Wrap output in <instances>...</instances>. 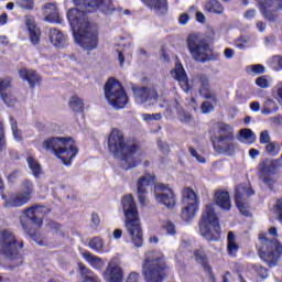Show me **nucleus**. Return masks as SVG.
<instances>
[{
	"mask_svg": "<svg viewBox=\"0 0 282 282\" xmlns=\"http://www.w3.org/2000/svg\"><path fill=\"white\" fill-rule=\"evenodd\" d=\"M75 9H69L67 19L73 30V36L77 45L94 52L98 47V28L90 24L87 13L99 10L102 14H111L116 10L111 0H74Z\"/></svg>",
	"mask_w": 282,
	"mask_h": 282,
	"instance_id": "obj_1",
	"label": "nucleus"
},
{
	"mask_svg": "<svg viewBox=\"0 0 282 282\" xmlns=\"http://www.w3.org/2000/svg\"><path fill=\"white\" fill-rule=\"evenodd\" d=\"M108 149L115 158L119 159V164L123 171L135 169L142 162V152L135 141H124V134L118 129H113L108 138Z\"/></svg>",
	"mask_w": 282,
	"mask_h": 282,
	"instance_id": "obj_2",
	"label": "nucleus"
},
{
	"mask_svg": "<svg viewBox=\"0 0 282 282\" xmlns=\"http://www.w3.org/2000/svg\"><path fill=\"white\" fill-rule=\"evenodd\" d=\"M121 205L126 217V229L130 237V242L134 248H142L144 243V234L142 231V224L140 223L138 205L133 199V195L128 194L123 196Z\"/></svg>",
	"mask_w": 282,
	"mask_h": 282,
	"instance_id": "obj_3",
	"label": "nucleus"
},
{
	"mask_svg": "<svg viewBox=\"0 0 282 282\" xmlns=\"http://www.w3.org/2000/svg\"><path fill=\"white\" fill-rule=\"evenodd\" d=\"M270 235L271 237H279L276 227L269 228V234L259 235L261 246L258 250V254L269 268H274L282 257V243L276 238L270 240Z\"/></svg>",
	"mask_w": 282,
	"mask_h": 282,
	"instance_id": "obj_4",
	"label": "nucleus"
},
{
	"mask_svg": "<svg viewBox=\"0 0 282 282\" xmlns=\"http://www.w3.org/2000/svg\"><path fill=\"white\" fill-rule=\"evenodd\" d=\"M42 147L45 151L54 153L56 158L62 160L65 166H69V164H72V160L78 155L76 142L69 138H50L43 142Z\"/></svg>",
	"mask_w": 282,
	"mask_h": 282,
	"instance_id": "obj_5",
	"label": "nucleus"
},
{
	"mask_svg": "<svg viewBox=\"0 0 282 282\" xmlns=\"http://www.w3.org/2000/svg\"><path fill=\"white\" fill-rule=\"evenodd\" d=\"M166 272L164 254L158 251H148L142 264V275L145 282H163Z\"/></svg>",
	"mask_w": 282,
	"mask_h": 282,
	"instance_id": "obj_6",
	"label": "nucleus"
},
{
	"mask_svg": "<svg viewBox=\"0 0 282 282\" xmlns=\"http://www.w3.org/2000/svg\"><path fill=\"white\" fill-rule=\"evenodd\" d=\"M199 232L207 241H219L221 227L213 204H207L202 214Z\"/></svg>",
	"mask_w": 282,
	"mask_h": 282,
	"instance_id": "obj_7",
	"label": "nucleus"
},
{
	"mask_svg": "<svg viewBox=\"0 0 282 282\" xmlns=\"http://www.w3.org/2000/svg\"><path fill=\"white\" fill-rule=\"evenodd\" d=\"M21 250H23V242H19L14 232L8 229L0 230V257L23 263Z\"/></svg>",
	"mask_w": 282,
	"mask_h": 282,
	"instance_id": "obj_8",
	"label": "nucleus"
},
{
	"mask_svg": "<svg viewBox=\"0 0 282 282\" xmlns=\"http://www.w3.org/2000/svg\"><path fill=\"white\" fill-rule=\"evenodd\" d=\"M104 94L106 100L113 109H124L127 102H129V97H127L124 88H122L120 82L115 78H109L105 84Z\"/></svg>",
	"mask_w": 282,
	"mask_h": 282,
	"instance_id": "obj_9",
	"label": "nucleus"
},
{
	"mask_svg": "<svg viewBox=\"0 0 282 282\" xmlns=\"http://www.w3.org/2000/svg\"><path fill=\"white\" fill-rule=\"evenodd\" d=\"M187 47L191 56L198 63H206L210 58V54H213L210 45L199 34L192 33L187 36Z\"/></svg>",
	"mask_w": 282,
	"mask_h": 282,
	"instance_id": "obj_10",
	"label": "nucleus"
},
{
	"mask_svg": "<svg viewBox=\"0 0 282 282\" xmlns=\"http://www.w3.org/2000/svg\"><path fill=\"white\" fill-rule=\"evenodd\" d=\"M47 208L43 205H32L24 208L23 214L20 216L21 226L26 235L32 234V226H43V215Z\"/></svg>",
	"mask_w": 282,
	"mask_h": 282,
	"instance_id": "obj_11",
	"label": "nucleus"
},
{
	"mask_svg": "<svg viewBox=\"0 0 282 282\" xmlns=\"http://www.w3.org/2000/svg\"><path fill=\"white\" fill-rule=\"evenodd\" d=\"M216 140L213 141V147L217 153L232 155L237 151V144H235V137L232 135V131H230V126L220 124Z\"/></svg>",
	"mask_w": 282,
	"mask_h": 282,
	"instance_id": "obj_12",
	"label": "nucleus"
},
{
	"mask_svg": "<svg viewBox=\"0 0 282 282\" xmlns=\"http://www.w3.org/2000/svg\"><path fill=\"white\" fill-rule=\"evenodd\" d=\"M199 210V198L193 188L183 189L181 218L183 221H193Z\"/></svg>",
	"mask_w": 282,
	"mask_h": 282,
	"instance_id": "obj_13",
	"label": "nucleus"
},
{
	"mask_svg": "<svg viewBox=\"0 0 282 282\" xmlns=\"http://www.w3.org/2000/svg\"><path fill=\"white\" fill-rule=\"evenodd\" d=\"M254 192L249 185H238L235 193L236 206L245 217H250V212L248 210V197H252Z\"/></svg>",
	"mask_w": 282,
	"mask_h": 282,
	"instance_id": "obj_14",
	"label": "nucleus"
},
{
	"mask_svg": "<svg viewBox=\"0 0 282 282\" xmlns=\"http://www.w3.org/2000/svg\"><path fill=\"white\" fill-rule=\"evenodd\" d=\"M154 196L158 204H162L166 208L175 207V193H173V189L169 185L162 183L155 184Z\"/></svg>",
	"mask_w": 282,
	"mask_h": 282,
	"instance_id": "obj_15",
	"label": "nucleus"
},
{
	"mask_svg": "<svg viewBox=\"0 0 282 282\" xmlns=\"http://www.w3.org/2000/svg\"><path fill=\"white\" fill-rule=\"evenodd\" d=\"M104 279L107 282H122L124 279V272L122 271V262L120 257H113L104 272Z\"/></svg>",
	"mask_w": 282,
	"mask_h": 282,
	"instance_id": "obj_16",
	"label": "nucleus"
},
{
	"mask_svg": "<svg viewBox=\"0 0 282 282\" xmlns=\"http://www.w3.org/2000/svg\"><path fill=\"white\" fill-rule=\"evenodd\" d=\"M260 12L264 19L276 21L279 19L278 10H282V0H258Z\"/></svg>",
	"mask_w": 282,
	"mask_h": 282,
	"instance_id": "obj_17",
	"label": "nucleus"
},
{
	"mask_svg": "<svg viewBox=\"0 0 282 282\" xmlns=\"http://www.w3.org/2000/svg\"><path fill=\"white\" fill-rule=\"evenodd\" d=\"M154 182V177L151 174H145L138 180L137 193L140 206H144V203L147 200V197H144V195L149 193V188L153 186Z\"/></svg>",
	"mask_w": 282,
	"mask_h": 282,
	"instance_id": "obj_18",
	"label": "nucleus"
},
{
	"mask_svg": "<svg viewBox=\"0 0 282 282\" xmlns=\"http://www.w3.org/2000/svg\"><path fill=\"white\" fill-rule=\"evenodd\" d=\"M259 177L265 184L269 188H272L274 186V180L270 177V173L274 171V161L272 160H264L259 165Z\"/></svg>",
	"mask_w": 282,
	"mask_h": 282,
	"instance_id": "obj_19",
	"label": "nucleus"
},
{
	"mask_svg": "<svg viewBox=\"0 0 282 282\" xmlns=\"http://www.w3.org/2000/svg\"><path fill=\"white\" fill-rule=\"evenodd\" d=\"M171 74L173 79L178 82L183 91L188 93L189 89H193V87L188 83V76H186V70L184 69V66H182L181 63H177L175 65Z\"/></svg>",
	"mask_w": 282,
	"mask_h": 282,
	"instance_id": "obj_20",
	"label": "nucleus"
},
{
	"mask_svg": "<svg viewBox=\"0 0 282 282\" xmlns=\"http://www.w3.org/2000/svg\"><path fill=\"white\" fill-rule=\"evenodd\" d=\"M134 98L138 105H143L148 100H158V90L147 87L137 88L134 89Z\"/></svg>",
	"mask_w": 282,
	"mask_h": 282,
	"instance_id": "obj_21",
	"label": "nucleus"
},
{
	"mask_svg": "<svg viewBox=\"0 0 282 282\" xmlns=\"http://www.w3.org/2000/svg\"><path fill=\"white\" fill-rule=\"evenodd\" d=\"M30 196L23 194V192H17L11 194L9 198L4 203L6 208H21V206H25L30 202Z\"/></svg>",
	"mask_w": 282,
	"mask_h": 282,
	"instance_id": "obj_22",
	"label": "nucleus"
},
{
	"mask_svg": "<svg viewBox=\"0 0 282 282\" xmlns=\"http://www.w3.org/2000/svg\"><path fill=\"white\" fill-rule=\"evenodd\" d=\"M214 202L223 210H230L232 204L230 203V194L226 191H217L214 196Z\"/></svg>",
	"mask_w": 282,
	"mask_h": 282,
	"instance_id": "obj_23",
	"label": "nucleus"
},
{
	"mask_svg": "<svg viewBox=\"0 0 282 282\" xmlns=\"http://www.w3.org/2000/svg\"><path fill=\"white\" fill-rule=\"evenodd\" d=\"M50 41L54 47L63 48L67 47V37H65V34L61 32L58 29H51L50 33Z\"/></svg>",
	"mask_w": 282,
	"mask_h": 282,
	"instance_id": "obj_24",
	"label": "nucleus"
},
{
	"mask_svg": "<svg viewBox=\"0 0 282 282\" xmlns=\"http://www.w3.org/2000/svg\"><path fill=\"white\" fill-rule=\"evenodd\" d=\"M192 85L198 89L200 95L210 89V80L208 79V76L204 74L194 75L192 78Z\"/></svg>",
	"mask_w": 282,
	"mask_h": 282,
	"instance_id": "obj_25",
	"label": "nucleus"
},
{
	"mask_svg": "<svg viewBox=\"0 0 282 282\" xmlns=\"http://www.w3.org/2000/svg\"><path fill=\"white\" fill-rule=\"evenodd\" d=\"M20 77L22 80H26L31 87V89H34L36 85L41 83V77L36 74L35 70H30L28 68H21L19 70Z\"/></svg>",
	"mask_w": 282,
	"mask_h": 282,
	"instance_id": "obj_26",
	"label": "nucleus"
},
{
	"mask_svg": "<svg viewBox=\"0 0 282 282\" xmlns=\"http://www.w3.org/2000/svg\"><path fill=\"white\" fill-rule=\"evenodd\" d=\"M26 28L29 30L31 43L33 45H39L41 42V29L36 26V23L32 19H26Z\"/></svg>",
	"mask_w": 282,
	"mask_h": 282,
	"instance_id": "obj_27",
	"label": "nucleus"
},
{
	"mask_svg": "<svg viewBox=\"0 0 282 282\" xmlns=\"http://www.w3.org/2000/svg\"><path fill=\"white\" fill-rule=\"evenodd\" d=\"M44 15L45 21L50 23H61V17L58 15V9H56V4L48 3L44 7Z\"/></svg>",
	"mask_w": 282,
	"mask_h": 282,
	"instance_id": "obj_28",
	"label": "nucleus"
},
{
	"mask_svg": "<svg viewBox=\"0 0 282 282\" xmlns=\"http://www.w3.org/2000/svg\"><path fill=\"white\" fill-rule=\"evenodd\" d=\"M78 272L83 282H100L98 275L83 263L78 264Z\"/></svg>",
	"mask_w": 282,
	"mask_h": 282,
	"instance_id": "obj_29",
	"label": "nucleus"
},
{
	"mask_svg": "<svg viewBox=\"0 0 282 282\" xmlns=\"http://www.w3.org/2000/svg\"><path fill=\"white\" fill-rule=\"evenodd\" d=\"M83 258L94 270H102L105 268V261H102V258L95 256L94 253L89 251H84L83 252Z\"/></svg>",
	"mask_w": 282,
	"mask_h": 282,
	"instance_id": "obj_30",
	"label": "nucleus"
},
{
	"mask_svg": "<svg viewBox=\"0 0 282 282\" xmlns=\"http://www.w3.org/2000/svg\"><path fill=\"white\" fill-rule=\"evenodd\" d=\"M142 3H144V6H147V8H149L150 10H153V12H156L158 14H160V12H162V10H167V4H166V0H141Z\"/></svg>",
	"mask_w": 282,
	"mask_h": 282,
	"instance_id": "obj_31",
	"label": "nucleus"
},
{
	"mask_svg": "<svg viewBox=\"0 0 282 282\" xmlns=\"http://www.w3.org/2000/svg\"><path fill=\"white\" fill-rule=\"evenodd\" d=\"M227 252L229 257H237V252H239V245H237V237L232 231H229L227 235Z\"/></svg>",
	"mask_w": 282,
	"mask_h": 282,
	"instance_id": "obj_32",
	"label": "nucleus"
},
{
	"mask_svg": "<svg viewBox=\"0 0 282 282\" xmlns=\"http://www.w3.org/2000/svg\"><path fill=\"white\" fill-rule=\"evenodd\" d=\"M278 111H279V105L273 99L268 98L262 104L261 113H263V116H271V113H276Z\"/></svg>",
	"mask_w": 282,
	"mask_h": 282,
	"instance_id": "obj_33",
	"label": "nucleus"
},
{
	"mask_svg": "<svg viewBox=\"0 0 282 282\" xmlns=\"http://www.w3.org/2000/svg\"><path fill=\"white\" fill-rule=\"evenodd\" d=\"M239 140L245 142V144H253L257 140V134L252 130L245 128L239 131Z\"/></svg>",
	"mask_w": 282,
	"mask_h": 282,
	"instance_id": "obj_34",
	"label": "nucleus"
},
{
	"mask_svg": "<svg viewBox=\"0 0 282 282\" xmlns=\"http://www.w3.org/2000/svg\"><path fill=\"white\" fill-rule=\"evenodd\" d=\"M205 9L212 14H224V4H221V2L218 0H209L206 3Z\"/></svg>",
	"mask_w": 282,
	"mask_h": 282,
	"instance_id": "obj_35",
	"label": "nucleus"
},
{
	"mask_svg": "<svg viewBox=\"0 0 282 282\" xmlns=\"http://www.w3.org/2000/svg\"><path fill=\"white\" fill-rule=\"evenodd\" d=\"M194 257L197 261V263H202L203 268L206 272H209V278L213 282H215V275L210 273V265L206 262V254L203 251H196L194 252Z\"/></svg>",
	"mask_w": 282,
	"mask_h": 282,
	"instance_id": "obj_36",
	"label": "nucleus"
},
{
	"mask_svg": "<svg viewBox=\"0 0 282 282\" xmlns=\"http://www.w3.org/2000/svg\"><path fill=\"white\" fill-rule=\"evenodd\" d=\"M26 162H28L29 169L32 172V175H34L35 177H40L41 173H42V170H41V164L39 163V161H36L32 156H29L26 159Z\"/></svg>",
	"mask_w": 282,
	"mask_h": 282,
	"instance_id": "obj_37",
	"label": "nucleus"
},
{
	"mask_svg": "<svg viewBox=\"0 0 282 282\" xmlns=\"http://www.w3.org/2000/svg\"><path fill=\"white\" fill-rule=\"evenodd\" d=\"M20 193L26 195L30 199H32V195H34V183L29 180H24L21 184Z\"/></svg>",
	"mask_w": 282,
	"mask_h": 282,
	"instance_id": "obj_38",
	"label": "nucleus"
},
{
	"mask_svg": "<svg viewBox=\"0 0 282 282\" xmlns=\"http://www.w3.org/2000/svg\"><path fill=\"white\" fill-rule=\"evenodd\" d=\"M88 246L89 248H91V250H95L96 252H102L105 248V241L100 237H94L88 242Z\"/></svg>",
	"mask_w": 282,
	"mask_h": 282,
	"instance_id": "obj_39",
	"label": "nucleus"
},
{
	"mask_svg": "<svg viewBox=\"0 0 282 282\" xmlns=\"http://www.w3.org/2000/svg\"><path fill=\"white\" fill-rule=\"evenodd\" d=\"M281 152V145L279 142L271 141L270 143H267L265 147V153L270 155V158H276V155Z\"/></svg>",
	"mask_w": 282,
	"mask_h": 282,
	"instance_id": "obj_40",
	"label": "nucleus"
},
{
	"mask_svg": "<svg viewBox=\"0 0 282 282\" xmlns=\"http://www.w3.org/2000/svg\"><path fill=\"white\" fill-rule=\"evenodd\" d=\"M10 124L14 140H17V142H21V140H23V134L21 130H19V124L17 123V119L14 117H10Z\"/></svg>",
	"mask_w": 282,
	"mask_h": 282,
	"instance_id": "obj_41",
	"label": "nucleus"
},
{
	"mask_svg": "<svg viewBox=\"0 0 282 282\" xmlns=\"http://www.w3.org/2000/svg\"><path fill=\"white\" fill-rule=\"evenodd\" d=\"M69 107L73 111H83L85 109V104L78 96H73L69 100Z\"/></svg>",
	"mask_w": 282,
	"mask_h": 282,
	"instance_id": "obj_42",
	"label": "nucleus"
},
{
	"mask_svg": "<svg viewBox=\"0 0 282 282\" xmlns=\"http://www.w3.org/2000/svg\"><path fill=\"white\" fill-rule=\"evenodd\" d=\"M10 91H11L10 78H4V79L0 80V96L10 94Z\"/></svg>",
	"mask_w": 282,
	"mask_h": 282,
	"instance_id": "obj_43",
	"label": "nucleus"
},
{
	"mask_svg": "<svg viewBox=\"0 0 282 282\" xmlns=\"http://www.w3.org/2000/svg\"><path fill=\"white\" fill-rule=\"evenodd\" d=\"M1 98L7 107H14L17 105V98L12 96V93L2 95Z\"/></svg>",
	"mask_w": 282,
	"mask_h": 282,
	"instance_id": "obj_44",
	"label": "nucleus"
},
{
	"mask_svg": "<svg viewBox=\"0 0 282 282\" xmlns=\"http://www.w3.org/2000/svg\"><path fill=\"white\" fill-rule=\"evenodd\" d=\"M17 4L23 10H34V0H17Z\"/></svg>",
	"mask_w": 282,
	"mask_h": 282,
	"instance_id": "obj_45",
	"label": "nucleus"
},
{
	"mask_svg": "<svg viewBox=\"0 0 282 282\" xmlns=\"http://www.w3.org/2000/svg\"><path fill=\"white\" fill-rule=\"evenodd\" d=\"M191 156L195 158L196 162H199L200 164H205L206 163V159L204 156H202V154H199V152H197V150H195V148L191 147L188 149Z\"/></svg>",
	"mask_w": 282,
	"mask_h": 282,
	"instance_id": "obj_46",
	"label": "nucleus"
},
{
	"mask_svg": "<svg viewBox=\"0 0 282 282\" xmlns=\"http://www.w3.org/2000/svg\"><path fill=\"white\" fill-rule=\"evenodd\" d=\"M256 85L260 87V89H268V87H270V80H268L265 76H260L256 79Z\"/></svg>",
	"mask_w": 282,
	"mask_h": 282,
	"instance_id": "obj_47",
	"label": "nucleus"
},
{
	"mask_svg": "<svg viewBox=\"0 0 282 282\" xmlns=\"http://www.w3.org/2000/svg\"><path fill=\"white\" fill-rule=\"evenodd\" d=\"M253 270L260 275V279H268V269L261 264H254Z\"/></svg>",
	"mask_w": 282,
	"mask_h": 282,
	"instance_id": "obj_48",
	"label": "nucleus"
},
{
	"mask_svg": "<svg viewBox=\"0 0 282 282\" xmlns=\"http://www.w3.org/2000/svg\"><path fill=\"white\" fill-rule=\"evenodd\" d=\"M271 66L276 72H279V69H282V56L281 55L273 56L271 59Z\"/></svg>",
	"mask_w": 282,
	"mask_h": 282,
	"instance_id": "obj_49",
	"label": "nucleus"
},
{
	"mask_svg": "<svg viewBox=\"0 0 282 282\" xmlns=\"http://www.w3.org/2000/svg\"><path fill=\"white\" fill-rule=\"evenodd\" d=\"M271 138H270V131L268 130H263L261 133H260V137H259V142L260 144H270L272 141H270Z\"/></svg>",
	"mask_w": 282,
	"mask_h": 282,
	"instance_id": "obj_50",
	"label": "nucleus"
},
{
	"mask_svg": "<svg viewBox=\"0 0 282 282\" xmlns=\"http://www.w3.org/2000/svg\"><path fill=\"white\" fill-rule=\"evenodd\" d=\"M142 119L145 121V122H151L153 120H162V113H143L142 115Z\"/></svg>",
	"mask_w": 282,
	"mask_h": 282,
	"instance_id": "obj_51",
	"label": "nucleus"
},
{
	"mask_svg": "<svg viewBox=\"0 0 282 282\" xmlns=\"http://www.w3.org/2000/svg\"><path fill=\"white\" fill-rule=\"evenodd\" d=\"M249 69L253 74H265V66H263L261 64L251 65V66H249Z\"/></svg>",
	"mask_w": 282,
	"mask_h": 282,
	"instance_id": "obj_52",
	"label": "nucleus"
},
{
	"mask_svg": "<svg viewBox=\"0 0 282 282\" xmlns=\"http://www.w3.org/2000/svg\"><path fill=\"white\" fill-rule=\"evenodd\" d=\"M6 149V131L3 130V123L0 121V151Z\"/></svg>",
	"mask_w": 282,
	"mask_h": 282,
	"instance_id": "obj_53",
	"label": "nucleus"
},
{
	"mask_svg": "<svg viewBox=\"0 0 282 282\" xmlns=\"http://www.w3.org/2000/svg\"><path fill=\"white\" fill-rule=\"evenodd\" d=\"M203 113H210L215 109V106L210 101H204L200 106Z\"/></svg>",
	"mask_w": 282,
	"mask_h": 282,
	"instance_id": "obj_54",
	"label": "nucleus"
},
{
	"mask_svg": "<svg viewBox=\"0 0 282 282\" xmlns=\"http://www.w3.org/2000/svg\"><path fill=\"white\" fill-rule=\"evenodd\" d=\"M158 147L163 153H165V155H167V153H171V148L169 147V143H166L162 140H159Z\"/></svg>",
	"mask_w": 282,
	"mask_h": 282,
	"instance_id": "obj_55",
	"label": "nucleus"
},
{
	"mask_svg": "<svg viewBox=\"0 0 282 282\" xmlns=\"http://www.w3.org/2000/svg\"><path fill=\"white\" fill-rule=\"evenodd\" d=\"M180 120L184 124H188V122H191V120H193V117L191 116V113L183 111L180 113Z\"/></svg>",
	"mask_w": 282,
	"mask_h": 282,
	"instance_id": "obj_56",
	"label": "nucleus"
},
{
	"mask_svg": "<svg viewBox=\"0 0 282 282\" xmlns=\"http://www.w3.org/2000/svg\"><path fill=\"white\" fill-rule=\"evenodd\" d=\"M257 17V10L254 9H249L243 13V18L247 21H252V19H254Z\"/></svg>",
	"mask_w": 282,
	"mask_h": 282,
	"instance_id": "obj_57",
	"label": "nucleus"
},
{
	"mask_svg": "<svg viewBox=\"0 0 282 282\" xmlns=\"http://www.w3.org/2000/svg\"><path fill=\"white\" fill-rule=\"evenodd\" d=\"M164 228H165L167 235H175V232H176L175 225L171 221H166V224L164 225Z\"/></svg>",
	"mask_w": 282,
	"mask_h": 282,
	"instance_id": "obj_58",
	"label": "nucleus"
},
{
	"mask_svg": "<svg viewBox=\"0 0 282 282\" xmlns=\"http://www.w3.org/2000/svg\"><path fill=\"white\" fill-rule=\"evenodd\" d=\"M91 228H98L100 226V216L98 214H93L91 215Z\"/></svg>",
	"mask_w": 282,
	"mask_h": 282,
	"instance_id": "obj_59",
	"label": "nucleus"
},
{
	"mask_svg": "<svg viewBox=\"0 0 282 282\" xmlns=\"http://www.w3.org/2000/svg\"><path fill=\"white\" fill-rule=\"evenodd\" d=\"M126 282H140V273L131 272L127 278Z\"/></svg>",
	"mask_w": 282,
	"mask_h": 282,
	"instance_id": "obj_60",
	"label": "nucleus"
},
{
	"mask_svg": "<svg viewBox=\"0 0 282 282\" xmlns=\"http://www.w3.org/2000/svg\"><path fill=\"white\" fill-rule=\"evenodd\" d=\"M48 228H52V230H55L57 235H61V225L56 221L48 223Z\"/></svg>",
	"mask_w": 282,
	"mask_h": 282,
	"instance_id": "obj_61",
	"label": "nucleus"
},
{
	"mask_svg": "<svg viewBox=\"0 0 282 282\" xmlns=\"http://www.w3.org/2000/svg\"><path fill=\"white\" fill-rule=\"evenodd\" d=\"M250 109L251 111H254L256 113H258V111L261 110V104H259V101H252L250 104Z\"/></svg>",
	"mask_w": 282,
	"mask_h": 282,
	"instance_id": "obj_62",
	"label": "nucleus"
},
{
	"mask_svg": "<svg viewBox=\"0 0 282 282\" xmlns=\"http://www.w3.org/2000/svg\"><path fill=\"white\" fill-rule=\"evenodd\" d=\"M243 43H248V40L240 37L239 40H237L236 42V47H238V50H245L246 45H243Z\"/></svg>",
	"mask_w": 282,
	"mask_h": 282,
	"instance_id": "obj_63",
	"label": "nucleus"
},
{
	"mask_svg": "<svg viewBox=\"0 0 282 282\" xmlns=\"http://www.w3.org/2000/svg\"><path fill=\"white\" fill-rule=\"evenodd\" d=\"M224 56H225V58H228V59L234 58L235 50H232V48H225Z\"/></svg>",
	"mask_w": 282,
	"mask_h": 282,
	"instance_id": "obj_64",
	"label": "nucleus"
}]
</instances>
